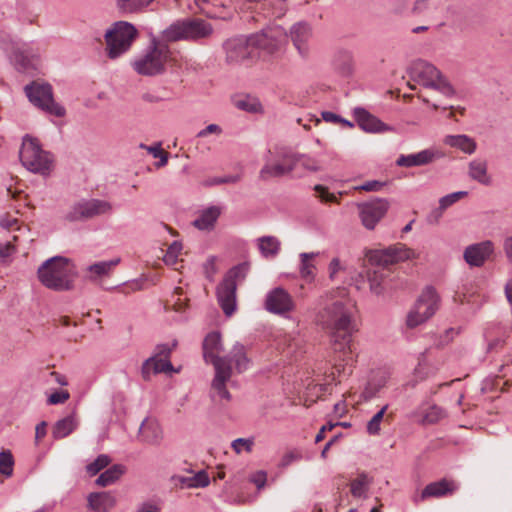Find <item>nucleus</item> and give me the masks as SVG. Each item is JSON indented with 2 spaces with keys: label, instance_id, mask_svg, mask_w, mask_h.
Returning <instances> with one entry per match:
<instances>
[{
  "label": "nucleus",
  "instance_id": "1",
  "mask_svg": "<svg viewBox=\"0 0 512 512\" xmlns=\"http://www.w3.org/2000/svg\"><path fill=\"white\" fill-rule=\"evenodd\" d=\"M322 322L328 336V360L332 381L337 376L350 375L356 362V335L360 330L359 310L348 289L337 287L325 294Z\"/></svg>",
  "mask_w": 512,
  "mask_h": 512
},
{
  "label": "nucleus",
  "instance_id": "2",
  "mask_svg": "<svg viewBox=\"0 0 512 512\" xmlns=\"http://www.w3.org/2000/svg\"><path fill=\"white\" fill-rule=\"evenodd\" d=\"M407 73V84L411 90H418L419 99L431 104L435 110L447 108L441 105L439 96L450 97L454 90L434 65L424 60H416L410 64Z\"/></svg>",
  "mask_w": 512,
  "mask_h": 512
},
{
  "label": "nucleus",
  "instance_id": "3",
  "mask_svg": "<svg viewBox=\"0 0 512 512\" xmlns=\"http://www.w3.org/2000/svg\"><path fill=\"white\" fill-rule=\"evenodd\" d=\"M264 160L265 164L259 172L262 180L283 177L291 173L303 177L318 171L319 168L316 158L296 153L287 147H275L274 151L267 150Z\"/></svg>",
  "mask_w": 512,
  "mask_h": 512
},
{
  "label": "nucleus",
  "instance_id": "4",
  "mask_svg": "<svg viewBox=\"0 0 512 512\" xmlns=\"http://www.w3.org/2000/svg\"><path fill=\"white\" fill-rule=\"evenodd\" d=\"M414 257L415 252L402 243H397L382 250L367 251L365 258L370 265L367 270L370 289L375 294H380L383 290L382 283L389 274L387 266Z\"/></svg>",
  "mask_w": 512,
  "mask_h": 512
},
{
  "label": "nucleus",
  "instance_id": "5",
  "mask_svg": "<svg viewBox=\"0 0 512 512\" xmlns=\"http://www.w3.org/2000/svg\"><path fill=\"white\" fill-rule=\"evenodd\" d=\"M224 351L219 332L209 333L203 341V356L207 363H211L215 369V376L212 381V389L217 395L227 401L231 395L226 388V383L232 376V367L229 365L228 357L220 356Z\"/></svg>",
  "mask_w": 512,
  "mask_h": 512
},
{
  "label": "nucleus",
  "instance_id": "6",
  "mask_svg": "<svg viewBox=\"0 0 512 512\" xmlns=\"http://www.w3.org/2000/svg\"><path fill=\"white\" fill-rule=\"evenodd\" d=\"M40 283L53 291H70L78 276L73 261L64 256H54L44 261L37 270Z\"/></svg>",
  "mask_w": 512,
  "mask_h": 512
},
{
  "label": "nucleus",
  "instance_id": "7",
  "mask_svg": "<svg viewBox=\"0 0 512 512\" xmlns=\"http://www.w3.org/2000/svg\"><path fill=\"white\" fill-rule=\"evenodd\" d=\"M213 33L214 28L210 22L202 18L188 17L174 21L163 30L162 40L199 42L210 38Z\"/></svg>",
  "mask_w": 512,
  "mask_h": 512
},
{
  "label": "nucleus",
  "instance_id": "8",
  "mask_svg": "<svg viewBox=\"0 0 512 512\" xmlns=\"http://www.w3.org/2000/svg\"><path fill=\"white\" fill-rule=\"evenodd\" d=\"M170 49L167 42L152 38L150 45L133 62V69L142 76L163 74L166 63L170 59Z\"/></svg>",
  "mask_w": 512,
  "mask_h": 512
},
{
  "label": "nucleus",
  "instance_id": "9",
  "mask_svg": "<svg viewBox=\"0 0 512 512\" xmlns=\"http://www.w3.org/2000/svg\"><path fill=\"white\" fill-rule=\"evenodd\" d=\"M22 165L30 172L48 176L53 169V156L41 148L37 139L30 136L23 138L19 152Z\"/></svg>",
  "mask_w": 512,
  "mask_h": 512
},
{
  "label": "nucleus",
  "instance_id": "10",
  "mask_svg": "<svg viewBox=\"0 0 512 512\" xmlns=\"http://www.w3.org/2000/svg\"><path fill=\"white\" fill-rule=\"evenodd\" d=\"M136 37L137 30L134 25L126 21L115 22L104 35L107 56L110 59L120 57L130 49Z\"/></svg>",
  "mask_w": 512,
  "mask_h": 512
},
{
  "label": "nucleus",
  "instance_id": "11",
  "mask_svg": "<svg viewBox=\"0 0 512 512\" xmlns=\"http://www.w3.org/2000/svg\"><path fill=\"white\" fill-rule=\"evenodd\" d=\"M112 212L113 206L109 201L98 198H82L71 204L63 219L69 223L86 222Z\"/></svg>",
  "mask_w": 512,
  "mask_h": 512
},
{
  "label": "nucleus",
  "instance_id": "12",
  "mask_svg": "<svg viewBox=\"0 0 512 512\" xmlns=\"http://www.w3.org/2000/svg\"><path fill=\"white\" fill-rule=\"evenodd\" d=\"M24 91L29 101L45 113L55 117L65 116V108L54 101L50 84L33 81L25 86Z\"/></svg>",
  "mask_w": 512,
  "mask_h": 512
},
{
  "label": "nucleus",
  "instance_id": "13",
  "mask_svg": "<svg viewBox=\"0 0 512 512\" xmlns=\"http://www.w3.org/2000/svg\"><path fill=\"white\" fill-rule=\"evenodd\" d=\"M439 296L432 287L423 290L414 307L407 315L406 324L415 328L430 319L439 308Z\"/></svg>",
  "mask_w": 512,
  "mask_h": 512
},
{
  "label": "nucleus",
  "instance_id": "14",
  "mask_svg": "<svg viewBox=\"0 0 512 512\" xmlns=\"http://www.w3.org/2000/svg\"><path fill=\"white\" fill-rule=\"evenodd\" d=\"M287 37V32L281 26L267 27L260 32L249 36L252 49H259L269 55L280 50L282 38Z\"/></svg>",
  "mask_w": 512,
  "mask_h": 512
},
{
  "label": "nucleus",
  "instance_id": "15",
  "mask_svg": "<svg viewBox=\"0 0 512 512\" xmlns=\"http://www.w3.org/2000/svg\"><path fill=\"white\" fill-rule=\"evenodd\" d=\"M226 62L229 64H243L252 59V47L249 37L236 36L223 43Z\"/></svg>",
  "mask_w": 512,
  "mask_h": 512
},
{
  "label": "nucleus",
  "instance_id": "16",
  "mask_svg": "<svg viewBox=\"0 0 512 512\" xmlns=\"http://www.w3.org/2000/svg\"><path fill=\"white\" fill-rule=\"evenodd\" d=\"M357 207L363 226L372 230L387 213L389 203L385 199L377 198L369 202L359 203Z\"/></svg>",
  "mask_w": 512,
  "mask_h": 512
},
{
  "label": "nucleus",
  "instance_id": "17",
  "mask_svg": "<svg viewBox=\"0 0 512 512\" xmlns=\"http://www.w3.org/2000/svg\"><path fill=\"white\" fill-rule=\"evenodd\" d=\"M264 306L270 313L286 315L294 309V301L286 290L277 287L267 293Z\"/></svg>",
  "mask_w": 512,
  "mask_h": 512
},
{
  "label": "nucleus",
  "instance_id": "18",
  "mask_svg": "<svg viewBox=\"0 0 512 512\" xmlns=\"http://www.w3.org/2000/svg\"><path fill=\"white\" fill-rule=\"evenodd\" d=\"M287 37H290L293 46L302 58L309 56L312 29L307 22L300 21L292 25L287 33Z\"/></svg>",
  "mask_w": 512,
  "mask_h": 512
},
{
  "label": "nucleus",
  "instance_id": "19",
  "mask_svg": "<svg viewBox=\"0 0 512 512\" xmlns=\"http://www.w3.org/2000/svg\"><path fill=\"white\" fill-rule=\"evenodd\" d=\"M494 253V243L485 240L465 248L463 258L470 266L481 267Z\"/></svg>",
  "mask_w": 512,
  "mask_h": 512
},
{
  "label": "nucleus",
  "instance_id": "20",
  "mask_svg": "<svg viewBox=\"0 0 512 512\" xmlns=\"http://www.w3.org/2000/svg\"><path fill=\"white\" fill-rule=\"evenodd\" d=\"M442 157H444V154L439 149L428 148L415 154L400 155L396 164L400 167L424 166Z\"/></svg>",
  "mask_w": 512,
  "mask_h": 512
},
{
  "label": "nucleus",
  "instance_id": "21",
  "mask_svg": "<svg viewBox=\"0 0 512 512\" xmlns=\"http://www.w3.org/2000/svg\"><path fill=\"white\" fill-rule=\"evenodd\" d=\"M236 289L237 283H231L223 280L219 283L216 289L218 304L227 317L232 316L237 307Z\"/></svg>",
  "mask_w": 512,
  "mask_h": 512
},
{
  "label": "nucleus",
  "instance_id": "22",
  "mask_svg": "<svg viewBox=\"0 0 512 512\" xmlns=\"http://www.w3.org/2000/svg\"><path fill=\"white\" fill-rule=\"evenodd\" d=\"M2 47L6 52H10V62L19 72H28L32 68V55L26 45L19 46L12 41L10 44L3 43Z\"/></svg>",
  "mask_w": 512,
  "mask_h": 512
},
{
  "label": "nucleus",
  "instance_id": "23",
  "mask_svg": "<svg viewBox=\"0 0 512 512\" xmlns=\"http://www.w3.org/2000/svg\"><path fill=\"white\" fill-rule=\"evenodd\" d=\"M458 486L455 481L448 479H441L436 482L428 484L421 492L419 498L415 501H424L428 498H441L452 495Z\"/></svg>",
  "mask_w": 512,
  "mask_h": 512
},
{
  "label": "nucleus",
  "instance_id": "24",
  "mask_svg": "<svg viewBox=\"0 0 512 512\" xmlns=\"http://www.w3.org/2000/svg\"><path fill=\"white\" fill-rule=\"evenodd\" d=\"M88 508L93 512H110L117 504V498L110 491L92 492L87 497Z\"/></svg>",
  "mask_w": 512,
  "mask_h": 512
},
{
  "label": "nucleus",
  "instance_id": "25",
  "mask_svg": "<svg viewBox=\"0 0 512 512\" xmlns=\"http://www.w3.org/2000/svg\"><path fill=\"white\" fill-rule=\"evenodd\" d=\"M446 416L445 411L436 404L423 403L413 413L415 420L423 425L435 424Z\"/></svg>",
  "mask_w": 512,
  "mask_h": 512
},
{
  "label": "nucleus",
  "instance_id": "26",
  "mask_svg": "<svg viewBox=\"0 0 512 512\" xmlns=\"http://www.w3.org/2000/svg\"><path fill=\"white\" fill-rule=\"evenodd\" d=\"M120 261V258H114L109 261L93 263L86 267L85 278L91 282H98L105 277H109Z\"/></svg>",
  "mask_w": 512,
  "mask_h": 512
},
{
  "label": "nucleus",
  "instance_id": "27",
  "mask_svg": "<svg viewBox=\"0 0 512 512\" xmlns=\"http://www.w3.org/2000/svg\"><path fill=\"white\" fill-rule=\"evenodd\" d=\"M354 116L359 127L366 132L377 133L389 130L388 126L363 108L354 109Z\"/></svg>",
  "mask_w": 512,
  "mask_h": 512
},
{
  "label": "nucleus",
  "instance_id": "28",
  "mask_svg": "<svg viewBox=\"0 0 512 512\" xmlns=\"http://www.w3.org/2000/svg\"><path fill=\"white\" fill-rule=\"evenodd\" d=\"M139 438L146 444L159 445L163 438L159 423L154 419H144L139 428Z\"/></svg>",
  "mask_w": 512,
  "mask_h": 512
},
{
  "label": "nucleus",
  "instance_id": "29",
  "mask_svg": "<svg viewBox=\"0 0 512 512\" xmlns=\"http://www.w3.org/2000/svg\"><path fill=\"white\" fill-rule=\"evenodd\" d=\"M468 176L478 183L489 186L492 183V177L488 173V163L486 160L477 158L468 164Z\"/></svg>",
  "mask_w": 512,
  "mask_h": 512
},
{
  "label": "nucleus",
  "instance_id": "30",
  "mask_svg": "<svg viewBox=\"0 0 512 512\" xmlns=\"http://www.w3.org/2000/svg\"><path fill=\"white\" fill-rule=\"evenodd\" d=\"M78 425L79 421L77 420L75 413H71L64 418L59 419L52 427L51 434L53 439L60 440L66 438L77 429Z\"/></svg>",
  "mask_w": 512,
  "mask_h": 512
},
{
  "label": "nucleus",
  "instance_id": "31",
  "mask_svg": "<svg viewBox=\"0 0 512 512\" xmlns=\"http://www.w3.org/2000/svg\"><path fill=\"white\" fill-rule=\"evenodd\" d=\"M173 370V366L169 359L157 358V356H151L146 359L142 365L141 373L145 380H149L151 374H158L162 372H170Z\"/></svg>",
  "mask_w": 512,
  "mask_h": 512
},
{
  "label": "nucleus",
  "instance_id": "32",
  "mask_svg": "<svg viewBox=\"0 0 512 512\" xmlns=\"http://www.w3.org/2000/svg\"><path fill=\"white\" fill-rule=\"evenodd\" d=\"M443 142L445 145L456 148L468 155L475 153L477 149L476 141L472 137L465 134L447 135L443 139Z\"/></svg>",
  "mask_w": 512,
  "mask_h": 512
},
{
  "label": "nucleus",
  "instance_id": "33",
  "mask_svg": "<svg viewBox=\"0 0 512 512\" xmlns=\"http://www.w3.org/2000/svg\"><path fill=\"white\" fill-rule=\"evenodd\" d=\"M221 214L217 206H210L201 211L200 215L193 221V225L199 230H212Z\"/></svg>",
  "mask_w": 512,
  "mask_h": 512
},
{
  "label": "nucleus",
  "instance_id": "34",
  "mask_svg": "<svg viewBox=\"0 0 512 512\" xmlns=\"http://www.w3.org/2000/svg\"><path fill=\"white\" fill-rule=\"evenodd\" d=\"M257 247L262 257L266 259L275 258L281 249V242L275 236H262L257 240Z\"/></svg>",
  "mask_w": 512,
  "mask_h": 512
},
{
  "label": "nucleus",
  "instance_id": "35",
  "mask_svg": "<svg viewBox=\"0 0 512 512\" xmlns=\"http://www.w3.org/2000/svg\"><path fill=\"white\" fill-rule=\"evenodd\" d=\"M227 357L229 365L231 366V363H234L239 373L248 369L249 359L246 356L245 347L242 344L236 343Z\"/></svg>",
  "mask_w": 512,
  "mask_h": 512
},
{
  "label": "nucleus",
  "instance_id": "36",
  "mask_svg": "<svg viewBox=\"0 0 512 512\" xmlns=\"http://www.w3.org/2000/svg\"><path fill=\"white\" fill-rule=\"evenodd\" d=\"M318 253H301L300 254V275L303 280L307 283H311L317 273V267L312 262V259L316 257Z\"/></svg>",
  "mask_w": 512,
  "mask_h": 512
},
{
  "label": "nucleus",
  "instance_id": "37",
  "mask_svg": "<svg viewBox=\"0 0 512 512\" xmlns=\"http://www.w3.org/2000/svg\"><path fill=\"white\" fill-rule=\"evenodd\" d=\"M125 472V467L121 464H115L101 473L95 480V484L100 487H106L114 484Z\"/></svg>",
  "mask_w": 512,
  "mask_h": 512
},
{
  "label": "nucleus",
  "instance_id": "38",
  "mask_svg": "<svg viewBox=\"0 0 512 512\" xmlns=\"http://www.w3.org/2000/svg\"><path fill=\"white\" fill-rule=\"evenodd\" d=\"M388 405L383 406L367 423L366 430L369 435H378L381 430V424H389L392 420V414H387Z\"/></svg>",
  "mask_w": 512,
  "mask_h": 512
},
{
  "label": "nucleus",
  "instance_id": "39",
  "mask_svg": "<svg viewBox=\"0 0 512 512\" xmlns=\"http://www.w3.org/2000/svg\"><path fill=\"white\" fill-rule=\"evenodd\" d=\"M388 380V375L385 372L376 373L367 383L363 390L364 399L368 400L376 396V394L385 387Z\"/></svg>",
  "mask_w": 512,
  "mask_h": 512
},
{
  "label": "nucleus",
  "instance_id": "40",
  "mask_svg": "<svg viewBox=\"0 0 512 512\" xmlns=\"http://www.w3.org/2000/svg\"><path fill=\"white\" fill-rule=\"evenodd\" d=\"M154 0H117V7L124 13H134L148 6Z\"/></svg>",
  "mask_w": 512,
  "mask_h": 512
},
{
  "label": "nucleus",
  "instance_id": "41",
  "mask_svg": "<svg viewBox=\"0 0 512 512\" xmlns=\"http://www.w3.org/2000/svg\"><path fill=\"white\" fill-rule=\"evenodd\" d=\"M369 486L367 475L360 474L350 484V492L354 497L360 498L365 496Z\"/></svg>",
  "mask_w": 512,
  "mask_h": 512
},
{
  "label": "nucleus",
  "instance_id": "42",
  "mask_svg": "<svg viewBox=\"0 0 512 512\" xmlns=\"http://www.w3.org/2000/svg\"><path fill=\"white\" fill-rule=\"evenodd\" d=\"M249 271V264L247 262L240 263L231 268L223 278V281L237 283V279H244Z\"/></svg>",
  "mask_w": 512,
  "mask_h": 512
},
{
  "label": "nucleus",
  "instance_id": "43",
  "mask_svg": "<svg viewBox=\"0 0 512 512\" xmlns=\"http://www.w3.org/2000/svg\"><path fill=\"white\" fill-rule=\"evenodd\" d=\"M14 458L9 450L0 452V474L11 476L13 473Z\"/></svg>",
  "mask_w": 512,
  "mask_h": 512
},
{
  "label": "nucleus",
  "instance_id": "44",
  "mask_svg": "<svg viewBox=\"0 0 512 512\" xmlns=\"http://www.w3.org/2000/svg\"><path fill=\"white\" fill-rule=\"evenodd\" d=\"M111 462V458L106 454H100L93 462L86 466L87 472L94 476L106 468Z\"/></svg>",
  "mask_w": 512,
  "mask_h": 512
},
{
  "label": "nucleus",
  "instance_id": "45",
  "mask_svg": "<svg viewBox=\"0 0 512 512\" xmlns=\"http://www.w3.org/2000/svg\"><path fill=\"white\" fill-rule=\"evenodd\" d=\"M181 250L182 244L180 242L174 241L171 243L163 257L164 263L168 266H174L178 261Z\"/></svg>",
  "mask_w": 512,
  "mask_h": 512
},
{
  "label": "nucleus",
  "instance_id": "46",
  "mask_svg": "<svg viewBox=\"0 0 512 512\" xmlns=\"http://www.w3.org/2000/svg\"><path fill=\"white\" fill-rule=\"evenodd\" d=\"M346 271V265L339 258H333L328 265V276L334 281L340 278Z\"/></svg>",
  "mask_w": 512,
  "mask_h": 512
},
{
  "label": "nucleus",
  "instance_id": "47",
  "mask_svg": "<svg viewBox=\"0 0 512 512\" xmlns=\"http://www.w3.org/2000/svg\"><path fill=\"white\" fill-rule=\"evenodd\" d=\"M241 180V175H228L224 177H213L204 182V185L207 187L221 185V184H235Z\"/></svg>",
  "mask_w": 512,
  "mask_h": 512
},
{
  "label": "nucleus",
  "instance_id": "48",
  "mask_svg": "<svg viewBox=\"0 0 512 512\" xmlns=\"http://www.w3.org/2000/svg\"><path fill=\"white\" fill-rule=\"evenodd\" d=\"M466 195V191H458L448 194L439 200V206L442 210H445L454 203H456L457 201H459L460 199L464 198Z\"/></svg>",
  "mask_w": 512,
  "mask_h": 512
},
{
  "label": "nucleus",
  "instance_id": "49",
  "mask_svg": "<svg viewBox=\"0 0 512 512\" xmlns=\"http://www.w3.org/2000/svg\"><path fill=\"white\" fill-rule=\"evenodd\" d=\"M253 440L245 438H237L232 442L233 450L239 454L242 450L250 452L252 450Z\"/></svg>",
  "mask_w": 512,
  "mask_h": 512
},
{
  "label": "nucleus",
  "instance_id": "50",
  "mask_svg": "<svg viewBox=\"0 0 512 512\" xmlns=\"http://www.w3.org/2000/svg\"><path fill=\"white\" fill-rule=\"evenodd\" d=\"M192 480V488H199V487H206L210 483V479L208 474L201 470L198 473H196L194 476H191Z\"/></svg>",
  "mask_w": 512,
  "mask_h": 512
},
{
  "label": "nucleus",
  "instance_id": "51",
  "mask_svg": "<svg viewBox=\"0 0 512 512\" xmlns=\"http://www.w3.org/2000/svg\"><path fill=\"white\" fill-rule=\"evenodd\" d=\"M70 397V394L66 390H60L52 393L48 398V404L50 405H56V404H62L65 401H67Z\"/></svg>",
  "mask_w": 512,
  "mask_h": 512
},
{
  "label": "nucleus",
  "instance_id": "52",
  "mask_svg": "<svg viewBox=\"0 0 512 512\" xmlns=\"http://www.w3.org/2000/svg\"><path fill=\"white\" fill-rule=\"evenodd\" d=\"M322 120L326 122H332V123H341L343 126L352 128L353 124L347 120L341 119L339 116H337L334 113L331 112H322Z\"/></svg>",
  "mask_w": 512,
  "mask_h": 512
},
{
  "label": "nucleus",
  "instance_id": "53",
  "mask_svg": "<svg viewBox=\"0 0 512 512\" xmlns=\"http://www.w3.org/2000/svg\"><path fill=\"white\" fill-rule=\"evenodd\" d=\"M383 186H384V183L377 181V180H372V181L365 182L361 186L355 187V189L362 190V191H379L382 189Z\"/></svg>",
  "mask_w": 512,
  "mask_h": 512
},
{
  "label": "nucleus",
  "instance_id": "54",
  "mask_svg": "<svg viewBox=\"0 0 512 512\" xmlns=\"http://www.w3.org/2000/svg\"><path fill=\"white\" fill-rule=\"evenodd\" d=\"M250 481L256 485L258 490H260L266 484L267 474L264 471H258L251 476Z\"/></svg>",
  "mask_w": 512,
  "mask_h": 512
},
{
  "label": "nucleus",
  "instance_id": "55",
  "mask_svg": "<svg viewBox=\"0 0 512 512\" xmlns=\"http://www.w3.org/2000/svg\"><path fill=\"white\" fill-rule=\"evenodd\" d=\"M221 133H222V128L219 125H217V124H209L204 129L200 130L197 133V137L204 138V137L208 136L209 134H217V135H219Z\"/></svg>",
  "mask_w": 512,
  "mask_h": 512
},
{
  "label": "nucleus",
  "instance_id": "56",
  "mask_svg": "<svg viewBox=\"0 0 512 512\" xmlns=\"http://www.w3.org/2000/svg\"><path fill=\"white\" fill-rule=\"evenodd\" d=\"M47 422L41 421L35 427V444L38 445L40 440H42L47 434Z\"/></svg>",
  "mask_w": 512,
  "mask_h": 512
},
{
  "label": "nucleus",
  "instance_id": "57",
  "mask_svg": "<svg viewBox=\"0 0 512 512\" xmlns=\"http://www.w3.org/2000/svg\"><path fill=\"white\" fill-rule=\"evenodd\" d=\"M172 348L167 344H159L155 348V353L153 356H157V358L169 359Z\"/></svg>",
  "mask_w": 512,
  "mask_h": 512
},
{
  "label": "nucleus",
  "instance_id": "58",
  "mask_svg": "<svg viewBox=\"0 0 512 512\" xmlns=\"http://www.w3.org/2000/svg\"><path fill=\"white\" fill-rule=\"evenodd\" d=\"M503 250L508 262L512 264V234L505 238Z\"/></svg>",
  "mask_w": 512,
  "mask_h": 512
},
{
  "label": "nucleus",
  "instance_id": "59",
  "mask_svg": "<svg viewBox=\"0 0 512 512\" xmlns=\"http://www.w3.org/2000/svg\"><path fill=\"white\" fill-rule=\"evenodd\" d=\"M171 479L176 485H180L181 487L192 488L191 477L175 475Z\"/></svg>",
  "mask_w": 512,
  "mask_h": 512
},
{
  "label": "nucleus",
  "instance_id": "60",
  "mask_svg": "<svg viewBox=\"0 0 512 512\" xmlns=\"http://www.w3.org/2000/svg\"><path fill=\"white\" fill-rule=\"evenodd\" d=\"M500 381H501V378L500 377H496L493 382H492V385L490 387L491 390H496V389H500L501 392H505L509 389V387L511 386V382L509 380L503 382L502 386H500Z\"/></svg>",
  "mask_w": 512,
  "mask_h": 512
},
{
  "label": "nucleus",
  "instance_id": "61",
  "mask_svg": "<svg viewBox=\"0 0 512 512\" xmlns=\"http://www.w3.org/2000/svg\"><path fill=\"white\" fill-rule=\"evenodd\" d=\"M14 252V246L10 241L0 244V257L5 258L10 256Z\"/></svg>",
  "mask_w": 512,
  "mask_h": 512
},
{
  "label": "nucleus",
  "instance_id": "62",
  "mask_svg": "<svg viewBox=\"0 0 512 512\" xmlns=\"http://www.w3.org/2000/svg\"><path fill=\"white\" fill-rule=\"evenodd\" d=\"M18 220L13 217L3 216L0 218V225L4 229H11L14 225H17Z\"/></svg>",
  "mask_w": 512,
  "mask_h": 512
},
{
  "label": "nucleus",
  "instance_id": "63",
  "mask_svg": "<svg viewBox=\"0 0 512 512\" xmlns=\"http://www.w3.org/2000/svg\"><path fill=\"white\" fill-rule=\"evenodd\" d=\"M322 202H338V198L334 193H330L328 188L322 186Z\"/></svg>",
  "mask_w": 512,
  "mask_h": 512
},
{
  "label": "nucleus",
  "instance_id": "64",
  "mask_svg": "<svg viewBox=\"0 0 512 512\" xmlns=\"http://www.w3.org/2000/svg\"><path fill=\"white\" fill-rule=\"evenodd\" d=\"M236 106L245 111H250V112L255 111V106L253 104H250L246 100L237 101Z\"/></svg>",
  "mask_w": 512,
  "mask_h": 512
}]
</instances>
